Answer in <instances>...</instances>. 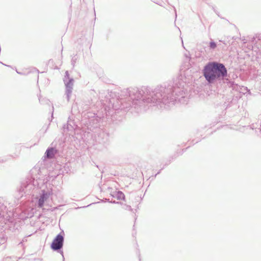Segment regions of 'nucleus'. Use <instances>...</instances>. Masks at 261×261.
Returning <instances> with one entry per match:
<instances>
[{
    "instance_id": "nucleus-3",
    "label": "nucleus",
    "mask_w": 261,
    "mask_h": 261,
    "mask_svg": "<svg viewBox=\"0 0 261 261\" xmlns=\"http://www.w3.org/2000/svg\"><path fill=\"white\" fill-rule=\"evenodd\" d=\"M56 152L53 148H50L46 151V155L49 158H53Z\"/></svg>"
},
{
    "instance_id": "nucleus-2",
    "label": "nucleus",
    "mask_w": 261,
    "mask_h": 261,
    "mask_svg": "<svg viewBox=\"0 0 261 261\" xmlns=\"http://www.w3.org/2000/svg\"><path fill=\"white\" fill-rule=\"evenodd\" d=\"M63 237L61 234H58L51 243V248L55 250L61 249L63 246Z\"/></svg>"
},
{
    "instance_id": "nucleus-1",
    "label": "nucleus",
    "mask_w": 261,
    "mask_h": 261,
    "mask_svg": "<svg viewBox=\"0 0 261 261\" xmlns=\"http://www.w3.org/2000/svg\"><path fill=\"white\" fill-rule=\"evenodd\" d=\"M203 73L207 82L212 83L226 76L227 70L222 64L210 62L204 66Z\"/></svg>"
},
{
    "instance_id": "nucleus-6",
    "label": "nucleus",
    "mask_w": 261,
    "mask_h": 261,
    "mask_svg": "<svg viewBox=\"0 0 261 261\" xmlns=\"http://www.w3.org/2000/svg\"><path fill=\"white\" fill-rule=\"evenodd\" d=\"M210 46L211 48L214 49L216 47V44L214 42H211Z\"/></svg>"
},
{
    "instance_id": "nucleus-4",
    "label": "nucleus",
    "mask_w": 261,
    "mask_h": 261,
    "mask_svg": "<svg viewBox=\"0 0 261 261\" xmlns=\"http://www.w3.org/2000/svg\"><path fill=\"white\" fill-rule=\"evenodd\" d=\"M115 196L118 200H124L125 199V195L121 191H118L115 194Z\"/></svg>"
},
{
    "instance_id": "nucleus-5",
    "label": "nucleus",
    "mask_w": 261,
    "mask_h": 261,
    "mask_svg": "<svg viewBox=\"0 0 261 261\" xmlns=\"http://www.w3.org/2000/svg\"><path fill=\"white\" fill-rule=\"evenodd\" d=\"M46 197L45 194H43L40 198L38 202L39 206L41 207L43 206L44 201L46 200Z\"/></svg>"
}]
</instances>
